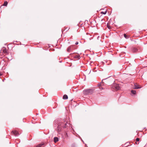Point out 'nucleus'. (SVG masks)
I'll list each match as a JSON object with an SVG mask.
<instances>
[{"label": "nucleus", "instance_id": "nucleus-10", "mask_svg": "<svg viewBox=\"0 0 147 147\" xmlns=\"http://www.w3.org/2000/svg\"><path fill=\"white\" fill-rule=\"evenodd\" d=\"M63 98L64 99H67L68 98V96L67 95L65 94L64 95L63 97Z\"/></svg>", "mask_w": 147, "mask_h": 147}, {"label": "nucleus", "instance_id": "nucleus-21", "mask_svg": "<svg viewBox=\"0 0 147 147\" xmlns=\"http://www.w3.org/2000/svg\"><path fill=\"white\" fill-rule=\"evenodd\" d=\"M106 79H104L102 80V82L103 80H106Z\"/></svg>", "mask_w": 147, "mask_h": 147}, {"label": "nucleus", "instance_id": "nucleus-6", "mask_svg": "<svg viewBox=\"0 0 147 147\" xmlns=\"http://www.w3.org/2000/svg\"><path fill=\"white\" fill-rule=\"evenodd\" d=\"M7 58L9 60H11L12 59V57L11 56V55H8Z\"/></svg>", "mask_w": 147, "mask_h": 147}, {"label": "nucleus", "instance_id": "nucleus-1", "mask_svg": "<svg viewBox=\"0 0 147 147\" xmlns=\"http://www.w3.org/2000/svg\"><path fill=\"white\" fill-rule=\"evenodd\" d=\"M70 125L67 122L65 121H62L58 123L57 127L58 132L59 133L62 131L63 129L67 128V129H70Z\"/></svg>", "mask_w": 147, "mask_h": 147}, {"label": "nucleus", "instance_id": "nucleus-18", "mask_svg": "<svg viewBox=\"0 0 147 147\" xmlns=\"http://www.w3.org/2000/svg\"><path fill=\"white\" fill-rule=\"evenodd\" d=\"M79 57H80V56H76V57H75V58H78V59H79Z\"/></svg>", "mask_w": 147, "mask_h": 147}, {"label": "nucleus", "instance_id": "nucleus-2", "mask_svg": "<svg viewBox=\"0 0 147 147\" xmlns=\"http://www.w3.org/2000/svg\"><path fill=\"white\" fill-rule=\"evenodd\" d=\"M93 90L92 89L85 90H84L83 93L84 95H90L92 94Z\"/></svg>", "mask_w": 147, "mask_h": 147}, {"label": "nucleus", "instance_id": "nucleus-16", "mask_svg": "<svg viewBox=\"0 0 147 147\" xmlns=\"http://www.w3.org/2000/svg\"><path fill=\"white\" fill-rule=\"evenodd\" d=\"M72 147H76L75 144H72L71 146Z\"/></svg>", "mask_w": 147, "mask_h": 147}, {"label": "nucleus", "instance_id": "nucleus-7", "mask_svg": "<svg viewBox=\"0 0 147 147\" xmlns=\"http://www.w3.org/2000/svg\"><path fill=\"white\" fill-rule=\"evenodd\" d=\"M59 141V139L57 137H55L54 138V142L55 143Z\"/></svg>", "mask_w": 147, "mask_h": 147}, {"label": "nucleus", "instance_id": "nucleus-13", "mask_svg": "<svg viewBox=\"0 0 147 147\" xmlns=\"http://www.w3.org/2000/svg\"><path fill=\"white\" fill-rule=\"evenodd\" d=\"M124 37L126 39L128 38L129 37V36L126 35L125 34H124Z\"/></svg>", "mask_w": 147, "mask_h": 147}, {"label": "nucleus", "instance_id": "nucleus-11", "mask_svg": "<svg viewBox=\"0 0 147 147\" xmlns=\"http://www.w3.org/2000/svg\"><path fill=\"white\" fill-rule=\"evenodd\" d=\"M131 92L132 94H135L136 93V92L135 90H132Z\"/></svg>", "mask_w": 147, "mask_h": 147}, {"label": "nucleus", "instance_id": "nucleus-9", "mask_svg": "<svg viewBox=\"0 0 147 147\" xmlns=\"http://www.w3.org/2000/svg\"><path fill=\"white\" fill-rule=\"evenodd\" d=\"M44 145V143L42 142L37 145L36 147H41L42 145Z\"/></svg>", "mask_w": 147, "mask_h": 147}, {"label": "nucleus", "instance_id": "nucleus-4", "mask_svg": "<svg viewBox=\"0 0 147 147\" xmlns=\"http://www.w3.org/2000/svg\"><path fill=\"white\" fill-rule=\"evenodd\" d=\"M12 134H13L15 136H18L19 135L18 132L16 131H13L12 132Z\"/></svg>", "mask_w": 147, "mask_h": 147}, {"label": "nucleus", "instance_id": "nucleus-17", "mask_svg": "<svg viewBox=\"0 0 147 147\" xmlns=\"http://www.w3.org/2000/svg\"><path fill=\"white\" fill-rule=\"evenodd\" d=\"M139 140H140V139L139 138H136V141H137L138 142V141H139Z\"/></svg>", "mask_w": 147, "mask_h": 147}, {"label": "nucleus", "instance_id": "nucleus-5", "mask_svg": "<svg viewBox=\"0 0 147 147\" xmlns=\"http://www.w3.org/2000/svg\"><path fill=\"white\" fill-rule=\"evenodd\" d=\"M73 46H71L68 47V48L67 49V51L68 52H70L71 51V50L73 49Z\"/></svg>", "mask_w": 147, "mask_h": 147}, {"label": "nucleus", "instance_id": "nucleus-12", "mask_svg": "<svg viewBox=\"0 0 147 147\" xmlns=\"http://www.w3.org/2000/svg\"><path fill=\"white\" fill-rule=\"evenodd\" d=\"M137 51V49L136 48H133L132 49V51L133 52H136Z\"/></svg>", "mask_w": 147, "mask_h": 147}, {"label": "nucleus", "instance_id": "nucleus-3", "mask_svg": "<svg viewBox=\"0 0 147 147\" xmlns=\"http://www.w3.org/2000/svg\"><path fill=\"white\" fill-rule=\"evenodd\" d=\"M112 88L115 91L119 90L120 89V87L119 84H114L113 85Z\"/></svg>", "mask_w": 147, "mask_h": 147}, {"label": "nucleus", "instance_id": "nucleus-8", "mask_svg": "<svg viewBox=\"0 0 147 147\" xmlns=\"http://www.w3.org/2000/svg\"><path fill=\"white\" fill-rule=\"evenodd\" d=\"M141 88V87H139L137 84H135L134 87V88L135 89H138L140 88Z\"/></svg>", "mask_w": 147, "mask_h": 147}, {"label": "nucleus", "instance_id": "nucleus-15", "mask_svg": "<svg viewBox=\"0 0 147 147\" xmlns=\"http://www.w3.org/2000/svg\"><path fill=\"white\" fill-rule=\"evenodd\" d=\"M107 12V11H105V12H102L101 13H102L103 14H105Z\"/></svg>", "mask_w": 147, "mask_h": 147}, {"label": "nucleus", "instance_id": "nucleus-23", "mask_svg": "<svg viewBox=\"0 0 147 147\" xmlns=\"http://www.w3.org/2000/svg\"><path fill=\"white\" fill-rule=\"evenodd\" d=\"M66 135H67V133H66Z\"/></svg>", "mask_w": 147, "mask_h": 147}, {"label": "nucleus", "instance_id": "nucleus-22", "mask_svg": "<svg viewBox=\"0 0 147 147\" xmlns=\"http://www.w3.org/2000/svg\"><path fill=\"white\" fill-rule=\"evenodd\" d=\"M2 75V74L0 73V76Z\"/></svg>", "mask_w": 147, "mask_h": 147}, {"label": "nucleus", "instance_id": "nucleus-19", "mask_svg": "<svg viewBox=\"0 0 147 147\" xmlns=\"http://www.w3.org/2000/svg\"><path fill=\"white\" fill-rule=\"evenodd\" d=\"M3 52L4 53H6L7 52L6 49H4L3 50Z\"/></svg>", "mask_w": 147, "mask_h": 147}, {"label": "nucleus", "instance_id": "nucleus-20", "mask_svg": "<svg viewBox=\"0 0 147 147\" xmlns=\"http://www.w3.org/2000/svg\"><path fill=\"white\" fill-rule=\"evenodd\" d=\"M78 42H76V43H75V44L76 45H78Z\"/></svg>", "mask_w": 147, "mask_h": 147}, {"label": "nucleus", "instance_id": "nucleus-14", "mask_svg": "<svg viewBox=\"0 0 147 147\" xmlns=\"http://www.w3.org/2000/svg\"><path fill=\"white\" fill-rule=\"evenodd\" d=\"M8 4V2L7 1H5L4 2L3 4V5L5 6H6Z\"/></svg>", "mask_w": 147, "mask_h": 147}]
</instances>
